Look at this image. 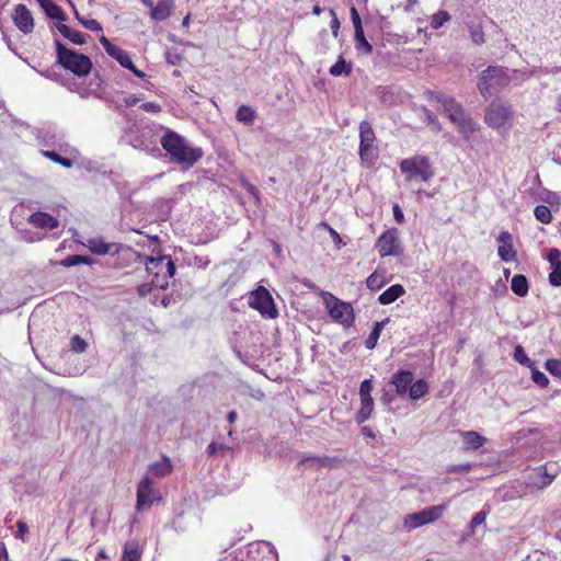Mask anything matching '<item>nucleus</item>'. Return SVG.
<instances>
[{"instance_id": "cd10ccee", "label": "nucleus", "mask_w": 561, "mask_h": 561, "mask_svg": "<svg viewBox=\"0 0 561 561\" xmlns=\"http://www.w3.org/2000/svg\"><path fill=\"white\" fill-rule=\"evenodd\" d=\"M511 288L518 297H525L529 290V283L525 275L516 274L511 280Z\"/></svg>"}, {"instance_id": "4d7b16f0", "label": "nucleus", "mask_w": 561, "mask_h": 561, "mask_svg": "<svg viewBox=\"0 0 561 561\" xmlns=\"http://www.w3.org/2000/svg\"><path fill=\"white\" fill-rule=\"evenodd\" d=\"M350 12H351V19L353 22L354 31L356 32V31L363 30L362 20H360V16H359L356 8L352 7Z\"/></svg>"}, {"instance_id": "ddd939ff", "label": "nucleus", "mask_w": 561, "mask_h": 561, "mask_svg": "<svg viewBox=\"0 0 561 561\" xmlns=\"http://www.w3.org/2000/svg\"><path fill=\"white\" fill-rule=\"evenodd\" d=\"M12 20L22 33L31 34L34 31V19L25 4L19 3L14 7Z\"/></svg>"}, {"instance_id": "09e8293b", "label": "nucleus", "mask_w": 561, "mask_h": 561, "mask_svg": "<svg viewBox=\"0 0 561 561\" xmlns=\"http://www.w3.org/2000/svg\"><path fill=\"white\" fill-rule=\"evenodd\" d=\"M548 261L551 265L552 268L557 267V266H561V252L559 249H550V251L548 252Z\"/></svg>"}, {"instance_id": "79ce46f5", "label": "nucleus", "mask_w": 561, "mask_h": 561, "mask_svg": "<svg viewBox=\"0 0 561 561\" xmlns=\"http://www.w3.org/2000/svg\"><path fill=\"white\" fill-rule=\"evenodd\" d=\"M45 10H46L47 15L51 19H55L58 21H66V19H67V15L62 11V9L54 2L50 3V5H48L47 9H45Z\"/></svg>"}, {"instance_id": "473e14b6", "label": "nucleus", "mask_w": 561, "mask_h": 561, "mask_svg": "<svg viewBox=\"0 0 561 561\" xmlns=\"http://www.w3.org/2000/svg\"><path fill=\"white\" fill-rule=\"evenodd\" d=\"M93 263V260L85 255H69L60 261V265L64 267H71L78 264H87L91 265Z\"/></svg>"}, {"instance_id": "4c0bfd02", "label": "nucleus", "mask_w": 561, "mask_h": 561, "mask_svg": "<svg viewBox=\"0 0 561 561\" xmlns=\"http://www.w3.org/2000/svg\"><path fill=\"white\" fill-rule=\"evenodd\" d=\"M72 9H73V12H75V15L76 18L79 20V22L88 30L90 31H102V26L101 24L94 20V19H90V20H83L79 16V13H78V10L76 9L75 4L72 3L71 0H69Z\"/></svg>"}, {"instance_id": "13d9d810", "label": "nucleus", "mask_w": 561, "mask_h": 561, "mask_svg": "<svg viewBox=\"0 0 561 561\" xmlns=\"http://www.w3.org/2000/svg\"><path fill=\"white\" fill-rule=\"evenodd\" d=\"M486 518V513L484 511H480L476 513L470 522V527L473 530L477 526L483 524Z\"/></svg>"}, {"instance_id": "412c9836", "label": "nucleus", "mask_w": 561, "mask_h": 561, "mask_svg": "<svg viewBox=\"0 0 561 561\" xmlns=\"http://www.w3.org/2000/svg\"><path fill=\"white\" fill-rule=\"evenodd\" d=\"M359 156L368 168L375 165V162L378 159V149L374 146V142H359Z\"/></svg>"}, {"instance_id": "393cba45", "label": "nucleus", "mask_w": 561, "mask_h": 561, "mask_svg": "<svg viewBox=\"0 0 561 561\" xmlns=\"http://www.w3.org/2000/svg\"><path fill=\"white\" fill-rule=\"evenodd\" d=\"M359 399L360 408L356 414V422L358 424H363L371 416L374 410V400L373 397H359Z\"/></svg>"}, {"instance_id": "39448f33", "label": "nucleus", "mask_w": 561, "mask_h": 561, "mask_svg": "<svg viewBox=\"0 0 561 561\" xmlns=\"http://www.w3.org/2000/svg\"><path fill=\"white\" fill-rule=\"evenodd\" d=\"M319 296L330 318L344 328H351L355 322V312L351 302L344 301L330 291L320 290Z\"/></svg>"}, {"instance_id": "2eb2a0df", "label": "nucleus", "mask_w": 561, "mask_h": 561, "mask_svg": "<svg viewBox=\"0 0 561 561\" xmlns=\"http://www.w3.org/2000/svg\"><path fill=\"white\" fill-rule=\"evenodd\" d=\"M100 43L105 49L106 54L117 60L123 68H131L133 61L126 50L117 45L112 44L110 39L104 35L100 37Z\"/></svg>"}, {"instance_id": "a18cd8bd", "label": "nucleus", "mask_w": 561, "mask_h": 561, "mask_svg": "<svg viewBox=\"0 0 561 561\" xmlns=\"http://www.w3.org/2000/svg\"><path fill=\"white\" fill-rule=\"evenodd\" d=\"M537 473L542 477V481L538 484L540 489L550 485L554 480V474H549L546 466L538 467Z\"/></svg>"}, {"instance_id": "58836bf2", "label": "nucleus", "mask_w": 561, "mask_h": 561, "mask_svg": "<svg viewBox=\"0 0 561 561\" xmlns=\"http://www.w3.org/2000/svg\"><path fill=\"white\" fill-rule=\"evenodd\" d=\"M450 15L446 11H438L437 13L433 14L431 19V26L434 30L440 28L447 21H449Z\"/></svg>"}, {"instance_id": "052dcab7", "label": "nucleus", "mask_w": 561, "mask_h": 561, "mask_svg": "<svg viewBox=\"0 0 561 561\" xmlns=\"http://www.w3.org/2000/svg\"><path fill=\"white\" fill-rule=\"evenodd\" d=\"M16 528H18V537L22 540V541H25V535L28 533V526L25 522L23 520H19L16 523Z\"/></svg>"}, {"instance_id": "de8ad7c7", "label": "nucleus", "mask_w": 561, "mask_h": 561, "mask_svg": "<svg viewBox=\"0 0 561 561\" xmlns=\"http://www.w3.org/2000/svg\"><path fill=\"white\" fill-rule=\"evenodd\" d=\"M531 379L536 385H538L541 388H546L549 385L548 377L542 371H539L537 369L533 370Z\"/></svg>"}, {"instance_id": "49530a36", "label": "nucleus", "mask_w": 561, "mask_h": 561, "mask_svg": "<svg viewBox=\"0 0 561 561\" xmlns=\"http://www.w3.org/2000/svg\"><path fill=\"white\" fill-rule=\"evenodd\" d=\"M546 369L553 376L561 377V360L551 358L545 364Z\"/></svg>"}, {"instance_id": "6ab92c4d", "label": "nucleus", "mask_w": 561, "mask_h": 561, "mask_svg": "<svg viewBox=\"0 0 561 561\" xmlns=\"http://www.w3.org/2000/svg\"><path fill=\"white\" fill-rule=\"evenodd\" d=\"M304 463H309L310 467H322V468H329V469H337L342 466V459L335 456H312L305 458L302 460Z\"/></svg>"}, {"instance_id": "aec40b11", "label": "nucleus", "mask_w": 561, "mask_h": 561, "mask_svg": "<svg viewBox=\"0 0 561 561\" xmlns=\"http://www.w3.org/2000/svg\"><path fill=\"white\" fill-rule=\"evenodd\" d=\"M173 7V0H159L158 3L152 7L150 16L154 21H164L170 16Z\"/></svg>"}, {"instance_id": "6e6d98bb", "label": "nucleus", "mask_w": 561, "mask_h": 561, "mask_svg": "<svg viewBox=\"0 0 561 561\" xmlns=\"http://www.w3.org/2000/svg\"><path fill=\"white\" fill-rule=\"evenodd\" d=\"M156 288V286L153 285V282L151 280L150 283H144L139 286H137L136 290H137V294L139 297H146L147 295H149L152 289Z\"/></svg>"}, {"instance_id": "7c9ffc66", "label": "nucleus", "mask_w": 561, "mask_h": 561, "mask_svg": "<svg viewBox=\"0 0 561 561\" xmlns=\"http://www.w3.org/2000/svg\"><path fill=\"white\" fill-rule=\"evenodd\" d=\"M388 319L376 322L371 332L365 341V346L367 350H373L376 347L378 339L380 337L381 331L383 330Z\"/></svg>"}, {"instance_id": "c85d7f7f", "label": "nucleus", "mask_w": 561, "mask_h": 561, "mask_svg": "<svg viewBox=\"0 0 561 561\" xmlns=\"http://www.w3.org/2000/svg\"><path fill=\"white\" fill-rule=\"evenodd\" d=\"M428 389L430 387L425 379H417L410 385L408 393L411 400H419L427 394Z\"/></svg>"}, {"instance_id": "338daca9", "label": "nucleus", "mask_w": 561, "mask_h": 561, "mask_svg": "<svg viewBox=\"0 0 561 561\" xmlns=\"http://www.w3.org/2000/svg\"><path fill=\"white\" fill-rule=\"evenodd\" d=\"M161 140L167 141V140H183V139L181 137H179L175 133L168 131L162 136Z\"/></svg>"}, {"instance_id": "f704fd0d", "label": "nucleus", "mask_w": 561, "mask_h": 561, "mask_svg": "<svg viewBox=\"0 0 561 561\" xmlns=\"http://www.w3.org/2000/svg\"><path fill=\"white\" fill-rule=\"evenodd\" d=\"M255 117V112L248 105H241L237 111V119L245 124H252Z\"/></svg>"}, {"instance_id": "7ed1b4c3", "label": "nucleus", "mask_w": 561, "mask_h": 561, "mask_svg": "<svg viewBox=\"0 0 561 561\" xmlns=\"http://www.w3.org/2000/svg\"><path fill=\"white\" fill-rule=\"evenodd\" d=\"M57 61L66 70L78 77H85L92 69L91 59L83 54L69 49L58 39L55 41Z\"/></svg>"}, {"instance_id": "1a4fd4ad", "label": "nucleus", "mask_w": 561, "mask_h": 561, "mask_svg": "<svg viewBox=\"0 0 561 561\" xmlns=\"http://www.w3.org/2000/svg\"><path fill=\"white\" fill-rule=\"evenodd\" d=\"M161 500V494L153 486V481L149 477L142 478L137 485L136 511L149 510L154 502H160Z\"/></svg>"}, {"instance_id": "3c124183", "label": "nucleus", "mask_w": 561, "mask_h": 561, "mask_svg": "<svg viewBox=\"0 0 561 561\" xmlns=\"http://www.w3.org/2000/svg\"><path fill=\"white\" fill-rule=\"evenodd\" d=\"M549 283L556 287L561 286V266L552 268V272L549 274Z\"/></svg>"}, {"instance_id": "72a5a7b5", "label": "nucleus", "mask_w": 561, "mask_h": 561, "mask_svg": "<svg viewBox=\"0 0 561 561\" xmlns=\"http://www.w3.org/2000/svg\"><path fill=\"white\" fill-rule=\"evenodd\" d=\"M386 284V278L382 273L375 271L367 279L366 285L370 290H379Z\"/></svg>"}, {"instance_id": "a878e982", "label": "nucleus", "mask_w": 561, "mask_h": 561, "mask_svg": "<svg viewBox=\"0 0 561 561\" xmlns=\"http://www.w3.org/2000/svg\"><path fill=\"white\" fill-rule=\"evenodd\" d=\"M121 561H141V549L137 540L125 543Z\"/></svg>"}, {"instance_id": "20e7f679", "label": "nucleus", "mask_w": 561, "mask_h": 561, "mask_svg": "<svg viewBox=\"0 0 561 561\" xmlns=\"http://www.w3.org/2000/svg\"><path fill=\"white\" fill-rule=\"evenodd\" d=\"M399 169L405 182H428L435 175V169L426 156H413L400 161Z\"/></svg>"}, {"instance_id": "c9c22d12", "label": "nucleus", "mask_w": 561, "mask_h": 561, "mask_svg": "<svg viewBox=\"0 0 561 561\" xmlns=\"http://www.w3.org/2000/svg\"><path fill=\"white\" fill-rule=\"evenodd\" d=\"M536 219L541 224H550L552 221V214L548 206L538 205L534 210Z\"/></svg>"}, {"instance_id": "a211bd4d", "label": "nucleus", "mask_w": 561, "mask_h": 561, "mask_svg": "<svg viewBox=\"0 0 561 561\" xmlns=\"http://www.w3.org/2000/svg\"><path fill=\"white\" fill-rule=\"evenodd\" d=\"M413 379L414 375L412 371L400 369L392 375L390 383L394 387L396 393L399 397H402L408 393L410 385L413 382Z\"/></svg>"}, {"instance_id": "774afa93", "label": "nucleus", "mask_w": 561, "mask_h": 561, "mask_svg": "<svg viewBox=\"0 0 561 561\" xmlns=\"http://www.w3.org/2000/svg\"><path fill=\"white\" fill-rule=\"evenodd\" d=\"M130 70L136 77L142 79L145 78L146 73L135 67V65L131 62V68H127Z\"/></svg>"}, {"instance_id": "f257e3e1", "label": "nucleus", "mask_w": 561, "mask_h": 561, "mask_svg": "<svg viewBox=\"0 0 561 561\" xmlns=\"http://www.w3.org/2000/svg\"><path fill=\"white\" fill-rule=\"evenodd\" d=\"M425 96L430 102L443 106L448 118L463 137H470L479 129L478 123L466 113L462 105L454 98L431 90L425 92Z\"/></svg>"}, {"instance_id": "e433bc0d", "label": "nucleus", "mask_w": 561, "mask_h": 561, "mask_svg": "<svg viewBox=\"0 0 561 561\" xmlns=\"http://www.w3.org/2000/svg\"><path fill=\"white\" fill-rule=\"evenodd\" d=\"M207 454L209 456H214V455L225 456L227 454L232 455L233 454V449L230 446H228V445L213 442V443H210L207 446Z\"/></svg>"}, {"instance_id": "69168bd1", "label": "nucleus", "mask_w": 561, "mask_h": 561, "mask_svg": "<svg viewBox=\"0 0 561 561\" xmlns=\"http://www.w3.org/2000/svg\"><path fill=\"white\" fill-rule=\"evenodd\" d=\"M329 233L332 237V239L335 242V244L339 245L342 242V238H341L340 233L335 229L329 228Z\"/></svg>"}, {"instance_id": "ea45409f", "label": "nucleus", "mask_w": 561, "mask_h": 561, "mask_svg": "<svg viewBox=\"0 0 561 561\" xmlns=\"http://www.w3.org/2000/svg\"><path fill=\"white\" fill-rule=\"evenodd\" d=\"M88 348V343L80 336V335H73L70 339V350L73 353L80 354L84 353Z\"/></svg>"}, {"instance_id": "864d4df0", "label": "nucleus", "mask_w": 561, "mask_h": 561, "mask_svg": "<svg viewBox=\"0 0 561 561\" xmlns=\"http://www.w3.org/2000/svg\"><path fill=\"white\" fill-rule=\"evenodd\" d=\"M514 359L520 364H526L529 362V358L527 357L523 346L520 345H517L515 348H514Z\"/></svg>"}, {"instance_id": "5701e85b", "label": "nucleus", "mask_w": 561, "mask_h": 561, "mask_svg": "<svg viewBox=\"0 0 561 561\" xmlns=\"http://www.w3.org/2000/svg\"><path fill=\"white\" fill-rule=\"evenodd\" d=\"M404 293L405 289L402 285L394 284L379 295L378 301L381 305H390L404 295Z\"/></svg>"}, {"instance_id": "423d86ee", "label": "nucleus", "mask_w": 561, "mask_h": 561, "mask_svg": "<svg viewBox=\"0 0 561 561\" xmlns=\"http://www.w3.org/2000/svg\"><path fill=\"white\" fill-rule=\"evenodd\" d=\"M508 81V76L501 67L490 66L481 72L478 89L481 95L488 99L507 85Z\"/></svg>"}, {"instance_id": "0eeeda50", "label": "nucleus", "mask_w": 561, "mask_h": 561, "mask_svg": "<svg viewBox=\"0 0 561 561\" xmlns=\"http://www.w3.org/2000/svg\"><path fill=\"white\" fill-rule=\"evenodd\" d=\"M163 149L170 156L171 161L182 165L184 169L193 167L198 161L203 151L199 148H192L186 142H161Z\"/></svg>"}, {"instance_id": "8fccbe9b", "label": "nucleus", "mask_w": 561, "mask_h": 561, "mask_svg": "<svg viewBox=\"0 0 561 561\" xmlns=\"http://www.w3.org/2000/svg\"><path fill=\"white\" fill-rule=\"evenodd\" d=\"M373 391V378L365 379L359 386V397H371Z\"/></svg>"}, {"instance_id": "5fc2aeb1", "label": "nucleus", "mask_w": 561, "mask_h": 561, "mask_svg": "<svg viewBox=\"0 0 561 561\" xmlns=\"http://www.w3.org/2000/svg\"><path fill=\"white\" fill-rule=\"evenodd\" d=\"M140 108L148 113H160L162 111V107L157 102H145L140 105Z\"/></svg>"}, {"instance_id": "c03bdc74", "label": "nucleus", "mask_w": 561, "mask_h": 561, "mask_svg": "<svg viewBox=\"0 0 561 561\" xmlns=\"http://www.w3.org/2000/svg\"><path fill=\"white\" fill-rule=\"evenodd\" d=\"M359 140H374L375 135L371 125L368 122H362L359 125Z\"/></svg>"}, {"instance_id": "9d476101", "label": "nucleus", "mask_w": 561, "mask_h": 561, "mask_svg": "<svg viewBox=\"0 0 561 561\" xmlns=\"http://www.w3.org/2000/svg\"><path fill=\"white\" fill-rule=\"evenodd\" d=\"M375 248L381 257L401 255L403 247L399 239L398 229L390 228L383 231L377 239Z\"/></svg>"}, {"instance_id": "f3484780", "label": "nucleus", "mask_w": 561, "mask_h": 561, "mask_svg": "<svg viewBox=\"0 0 561 561\" xmlns=\"http://www.w3.org/2000/svg\"><path fill=\"white\" fill-rule=\"evenodd\" d=\"M500 243L497 248L499 256L503 262H514L517 259V252L513 248L512 236L508 231H502L497 237Z\"/></svg>"}, {"instance_id": "dca6fc26", "label": "nucleus", "mask_w": 561, "mask_h": 561, "mask_svg": "<svg viewBox=\"0 0 561 561\" xmlns=\"http://www.w3.org/2000/svg\"><path fill=\"white\" fill-rule=\"evenodd\" d=\"M27 221L31 226L46 231H51L59 227L58 219L45 211L33 213Z\"/></svg>"}, {"instance_id": "f8f14e48", "label": "nucleus", "mask_w": 561, "mask_h": 561, "mask_svg": "<svg viewBox=\"0 0 561 561\" xmlns=\"http://www.w3.org/2000/svg\"><path fill=\"white\" fill-rule=\"evenodd\" d=\"M447 508V504L434 505L425 508L421 512L409 515L404 524L409 528H417L426 524L433 523L443 516V513Z\"/></svg>"}, {"instance_id": "4468645a", "label": "nucleus", "mask_w": 561, "mask_h": 561, "mask_svg": "<svg viewBox=\"0 0 561 561\" xmlns=\"http://www.w3.org/2000/svg\"><path fill=\"white\" fill-rule=\"evenodd\" d=\"M87 247L89 250L96 255H105V254H119L122 251L131 252L129 247H124L119 243H106L101 238H92L88 240Z\"/></svg>"}, {"instance_id": "680f3d73", "label": "nucleus", "mask_w": 561, "mask_h": 561, "mask_svg": "<svg viewBox=\"0 0 561 561\" xmlns=\"http://www.w3.org/2000/svg\"><path fill=\"white\" fill-rule=\"evenodd\" d=\"M141 96H142L141 94H139V95L130 94V95L124 98V103L126 106H134L142 100Z\"/></svg>"}, {"instance_id": "bf43d9fd", "label": "nucleus", "mask_w": 561, "mask_h": 561, "mask_svg": "<svg viewBox=\"0 0 561 561\" xmlns=\"http://www.w3.org/2000/svg\"><path fill=\"white\" fill-rule=\"evenodd\" d=\"M241 184L242 186L248 191V193L250 195H252L254 198L256 199H260V193H259V190L253 185L251 184L250 182H248L247 180L242 179L241 180Z\"/></svg>"}, {"instance_id": "6e6552de", "label": "nucleus", "mask_w": 561, "mask_h": 561, "mask_svg": "<svg viewBox=\"0 0 561 561\" xmlns=\"http://www.w3.org/2000/svg\"><path fill=\"white\" fill-rule=\"evenodd\" d=\"M248 302L252 309L259 311L263 317L275 319L278 316L272 295L263 286L251 293Z\"/></svg>"}, {"instance_id": "2f4dec72", "label": "nucleus", "mask_w": 561, "mask_h": 561, "mask_svg": "<svg viewBox=\"0 0 561 561\" xmlns=\"http://www.w3.org/2000/svg\"><path fill=\"white\" fill-rule=\"evenodd\" d=\"M329 72L333 77H340L342 75L350 76L352 72V65L347 64L341 55L336 62L330 67Z\"/></svg>"}, {"instance_id": "e2e57ef3", "label": "nucleus", "mask_w": 561, "mask_h": 561, "mask_svg": "<svg viewBox=\"0 0 561 561\" xmlns=\"http://www.w3.org/2000/svg\"><path fill=\"white\" fill-rule=\"evenodd\" d=\"M393 217L398 224H402L404 220V215L398 204L393 205Z\"/></svg>"}, {"instance_id": "603ef678", "label": "nucleus", "mask_w": 561, "mask_h": 561, "mask_svg": "<svg viewBox=\"0 0 561 561\" xmlns=\"http://www.w3.org/2000/svg\"><path fill=\"white\" fill-rule=\"evenodd\" d=\"M330 12V15L332 16V20H331V23H330V27H331V31H332V34L334 37H337L339 36V30H340V20L335 13V11L333 9H330L329 10Z\"/></svg>"}, {"instance_id": "b1692460", "label": "nucleus", "mask_w": 561, "mask_h": 561, "mask_svg": "<svg viewBox=\"0 0 561 561\" xmlns=\"http://www.w3.org/2000/svg\"><path fill=\"white\" fill-rule=\"evenodd\" d=\"M57 30L60 34L76 45H82L85 43V34L69 27L68 25L60 23L57 25Z\"/></svg>"}, {"instance_id": "37998d69", "label": "nucleus", "mask_w": 561, "mask_h": 561, "mask_svg": "<svg viewBox=\"0 0 561 561\" xmlns=\"http://www.w3.org/2000/svg\"><path fill=\"white\" fill-rule=\"evenodd\" d=\"M44 154L48 157L54 162L65 167V168H71L72 167V160L69 158L61 157L60 154L56 153L55 151H45Z\"/></svg>"}, {"instance_id": "9b49d317", "label": "nucleus", "mask_w": 561, "mask_h": 561, "mask_svg": "<svg viewBox=\"0 0 561 561\" xmlns=\"http://www.w3.org/2000/svg\"><path fill=\"white\" fill-rule=\"evenodd\" d=\"M513 115L512 107L500 101H493L485 110L484 121L493 128L505 127Z\"/></svg>"}, {"instance_id": "a19ab883", "label": "nucleus", "mask_w": 561, "mask_h": 561, "mask_svg": "<svg viewBox=\"0 0 561 561\" xmlns=\"http://www.w3.org/2000/svg\"><path fill=\"white\" fill-rule=\"evenodd\" d=\"M469 32L471 39L478 44L481 45L484 43V33L481 24H471L469 25Z\"/></svg>"}, {"instance_id": "c756f323", "label": "nucleus", "mask_w": 561, "mask_h": 561, "mask_svg": "<svg viewBox=\"0 0 561 561\" xmlns=\"http://www.w3.org/2000/svg\"><path fill=\"white\" fill-rule=\"evenodd\" d=\"M354 39H355V49L357 50L358 55L367 56L373 53V46L366 39L364 30L356 31L354 34Z\"/></svg>"}, {"instance_id": "bb28decb", "label": "nucleus", "mask_w": 561, "mask_h": 561, "mask_svg": "<svg viewBox=\"0 0 561 561\" xmlns=\"http://www.w3.org/2000/svg\"><path fill=\"white\" fill-rule=\"evenodd\" d=\"M172 469L173 467L170 459L163 456L161 460L150 466L149 471L157 478H164L172 472Z\"/></svg>"}, {"instance_id": "f03ea898", "label": "nucleus", "mask_w": 561, "mask_h": 561, "mask_svg": "<svg viewBox=\"0 0 561 561\" xmlns=\"http://www.w3.org/2000/svg\"><path fill=\"white\" fill-rule=\"evenodd\" d=\"M146 259V272L152 276V282L156 288L167 289L170 279L173 278L175 273V265L170 255H158V256H141Z\"/></svg>"}, {"instance_id": "0e129e2a", "label": "nucleus", "mask_w": 561, "mask_h": 561, "mask_svg": "<svg viewBox=\"0 0 561 561\" xmlns=\"http://www.w3.org/2000/svg\"><path fill=\"white\" fill-rule=\"evenodd\" d=\"M0 561H9V553L5 543L0 541Z\"/></svg>"}, {"instance_id": "4be33fe9", "label": "nucleus", "mask_w": 561, "mask_h": 561, "mask_svg": "<svg viewBox=\"0 0 561 561\" xmlns=\"http://www.w3.org/2000/svg\"><path fill=\"white\" fill-rule=\"evenodd\" d=\"M460 436L465 442V450L478 449L486 442V438L476 431L460 432Z\"/></svg>"}]
</instances>
